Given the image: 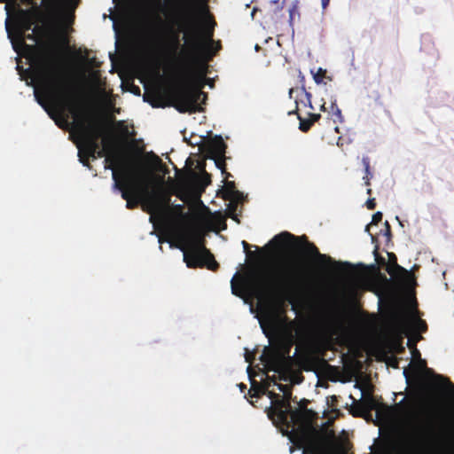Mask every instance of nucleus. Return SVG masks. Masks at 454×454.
Masks as SVG:
<instances>
[{"label": "nucleus", "mask_w": 454, "mask_h": 454, "mask_svg": "<svg viewBox=\"0 0 454 454\" xmlns=\"http://www.w3.org/2000/svg\"><path fill=\"white\" fill-rule=\"evenodd\" d=\"M298 119L300 120L299 129L303 132H307L310 129L312 121L302 119L300 115H298Z\"/></svg>", "instance_id": "aec40b11"}, {"label": "nucleus", "mask_w": 454, "mask_h": 454, "mask_svg": "<svg viewBox=\"0 0 454 454\" xmlns=\"http://www.w3.org/2000/svg\"><path fill=\"white\" fill-rule=\"evenodd\" d=\"M366 207L368 209L370 210H372L375 208L376 207V202H375V200L374 199H369L367 201H366Z\"/></svg>", "instance_id": "393cba45"}, {"label": "nucleus", "mask_w": 454, "mask_h": 454, "mask_svg": "<svg viewBox=\"0 0 454 454\" xmlns=\"http://www.w3.org/2000/svg\"><path fill=\"white\" fill-rule=\"evenodd\" d=\"M395 218H396V220L399 222L400 225H401V226H403V222L399 219V217H398V216H396Z\"/></svg>", "instance_id": "58836bf2"}, {"label": "nucleus", "mask_w": 454, "mask_h": 454, "mask_svg": "<svg viewBox=\"0 0 454 454\" xmlns=\"http://www.w3.org/2000/svg\"><path fill=\"white\" fill-rule=\"evenodd\" d=\"M330 0H321V4L323 10H325L327 6L329 5Z\"/></svg>", "instance_id": "c85d7f7f"}, {"label": "nucleus", "mask_w": 454, "mask_h": 454, "mask_svg": "<svg viewBox=\"0 0 454 454\" xmlns=\"http://www.w3.org/2000/svg\"><path fill=\"white\" fill-rule=\"evenodd\" d=\"M33 22L27 19V18H20L16 21L15 25V35L13 32L11 30L10 24H9V18L5 20V29L7 32L8 39L10 40L12 49L14 51L19 53L20 49L22 47H28V45L26 43L25 39H28L31 41H35L33 35L27 34L30 30L34 32V29L32 28Z\"/></svg>", "instance_id": "9d476101"}, {"label": "nucleus", "mask_w": 454, "mask_h": 454, "mask_svg": "<svg viewBox=\"0 0 454 454\" xmlns=\"http://www.w3.org/2000/svg\"><path fill=\"white\" fill-rule=\"evenodd\" d=\"M82 141H75L74 144L78 148L79 161L90 169L91 166L89 165L86 159L90 158L92 160L105 156V149L101 147L98 139L94 138L84 130H81Z\"/></svg>", "instance_id": "1a4fd4ad"}, {"label": "nucleus", "mask_w": 454, "mask_h": 454, "mask_svg": "<svg viewBox=\"0 0 454 454\" xmlns=\"http://www.w3.org/2000/svg\"><path fill=\"white\" fill-rule=\"evenodd\" d=\"M416 426H454V405L416 396Z\"/></svg>", "instance_id": "423d86ee"}, {"label": "nucleus", "mask_w": 454, "mask_h": 454, "mask_svg": "<svg viewBox=\"0 0 454 454\" xmlns=\"http://www.w3.org/2000/svg\"><path fill=\"white\" fill-rule=\"evenodd\" d=\"M319 72H325V70H323L322 68H319Z\"/></svg>", "instance_id": "8fccbe9b"}, {"label": "nucleus", "mask_w": 454, "mask_h": 454, "mask_svg": "<svg viewBox=\"0 0 454 454\" xmlns=\"http://www.w3.org/2000/svg\"><path fill=\"white\" fill-rule=\"evenodd\" d=\"M220 49V45H217V47L215 48V52L218 51Z\"/></svg>", "instance_id": "a18cd8bd"}, {"label": "nucleus", "mask_w": 454, "mask_h": 454, "mask_svg": "<svg viewBox=\"0 0 454 454\" xmlns=\"http://www.w3.org/2000/svg\"><path fill=\"white\" fill-rule=\"evenodd\" d=\"M164 242L163 239L161 237H159V243L160 244V249L162 250L161 244Z\"/></svg>", "instance_id": "e433bc0d"}, {"label": "nucleus", "mask_w": 454, "mask_h": 454, "mask_svg": "<svg viewBox=\"0 0 454 454\" xmlns=\"http://www.w3.org/2000/svg\"><path fill=\"white\" fill-rule=\"evenodd\" d=\"M247 288L257 295L273 294L290 297L295 288V281L290 274L279 278H270L263 270H257L248 277Z\"/></svg>", "instance_id": "39448f33"}, {"label": "nucleus", "mask_w": 454, "mask_h": 454, "mask_svg": "<svg viewBox=\"0 0 454 454\" xmlns=\"http://www.w3.org/2000/svg\"><path fill=\"white\" fill-rule=\"evenodd\" d=\"M331 110L333 112V114L336 117V119L333 120L334 122H343L344 118L341 114V110L337 106V100L335 98H332L331 99Z\"/></svg>", "instance_id": "2eb2a0df"}, {"label": "nucleus", "mask_w": 454, "mask_h": 454, "mask_svg": "<svg viewBox=\"0 0 454 454\" xmlns=\"http://www.w3.org/2000/svg\"><path fill=\"white\" fill-rule=\"evenodd\" d=\"M201 89L202 87L193 89L186 79L182 80L174 90V107L179 113L203 112V106L206 104L207 94L203 92Z\"/></svg>", "instance_id": "0eeeda50"}, {"label": "nucleus", "mask_w": 454, "mask_h": 454, "mask_svg": "<svg viewBox=\"0 0 454 454\" xmlns=\"http://www.w3.org/2000/svg\"><path fill=\"white\" fill-rule=\"evenodd\" d=\"M213 147H214V150L215 151V153L219 156H221V157L224 156V154L226 153L227 145L224 143V141L223 140V137L221 136L215 137V139L213 141Z\"/></svg>", "instance_id": "4468645a"}, {"label": "nucleus", "mask_w": 454, "mask_h": 454, "mask_svg": "<svg viewBox=\"0 0 454 454\" xmlns=\"http://www.w3.org/2000/svg\"><path fill=\"white\" fill-rule=\"evenodd\" d=\"M334 130H335V132H336V133H340V129H339V127H335Z\"/></svg>", "instance_id": "a19ab883"}, {"label": "nucleus", "mask_w": 454, "mask_h": 454, "mask_svg": "<svg viewBox=\"0 0 454 454\" xmlns=\"http://www.w3.org/2000/svg\"><path fill=\"white\" fill-rule=\"evenodd\" d=\"M171 248L183 252V260L188 268H207L216 270L219 267L213 254L206 247L204 239L193 233H184L176 241H168Z\"/></svg>", "instance_id": "20e7f679"}, {"label": "nucleus", "mask_w": 454, "mask_h": 454, "mask_svg": "<svg viewBox=\"0 0 454 454\" xmlns=\"http://www.w3.org/2000/svg\"><path fill=\"white\" fill-rule=\"evenodd\" d=\"M376 228H377V227H374V228L372 230V232L374 234V237L377 235V234H375V231H376Z\"/></svg>", "instance_id": "ea45409f"}, {"label": "nucleus", "mask_w": 454, "mask_h": 454, "mask_svg": "<svg viewBox=\"0 0 454 454\" xmlns=\"http://www.w3.org/2000/svg\"><path fill=\"white\" fill-rule=\"evenodd\" d=\"M241 244H242V247L244 248L245 253H247V250L249 248V244L247 241H245V240H243L241 242Z\"/></svg>", "instance_id": "c756f323"}, {"label": "nucleus", "mask_w": 454, "mask_h": 454, "mask_svg": "<svg viewBox=\"0 0 454 454\" xmlns=\"http://www.w3.org/2000/svg\"><path fill=\"white\" fill-rule=\"evenodd\" d=\"M302 454H340L334 427H277Z\"/></svg>", "instance_id": "7ed1b4c3"}, {"label": "nucleus", "mask_w": 454, "mask_h": 454, "mask_svg": "<svg viewBox=\"0 0 454 454\" xmlns=\"http://www.w3.org/2000/svg\"><path fill=\"white\" fill-rule=\"evenodd\" d=\"M305 239H307V238L304 236L303 237ZM306 249L308 250L309 253H310L313 256H316L317 257V259L319 260V262L323 264H333L334 263V261L333 260V258L329 255H326L325 254H321L318 250V248L311 242L306 240Z\"/></svg>", "instance_id": "f8f14e48"}, {"label": "nucleus", "mask_w": 454, "mask_h": 454, "mask_svg": "<svg viewBox=\"0 0 454 454\" xmlns=\"http://www.w3.org/2000/svg\"><path fill=\"white\" fill-rule=\"evenodd\" d=\"M255 51H258L260 50V46L258 44L255 45Z\"/></svg>", "instance_id": "37998d69"}, {"label": "nucleus", "mask_w": 454, "mask_h": 454, "mask_svg": "<svg viewBox=\"0 0 454 454\" xmlns=\"http://www.w3.org/2000/svg\"><path fill=\"white\" fill-rule=\"evenodd\" d=\"M259 323H260V325H261V328H262V330L263 333H265V334L267 335V333H266V330H265V327H264V325H263L262 322V321H259Z\"/></svg>", "instance_id": "473e14b6"}, {"label": "nucleus", "mask_w": 454, "mask_h": 454, "mask_svg": "<svg viewBox=\"0 0 454 454\" xmlns=\"http://www.w3.org/2000/svg\"><path fill=\"white\" fill-rule=\"evenodd\" d=\"M179 32L176 35L178 38L180 35V32L188 30L191 34L196 33V20L193 14V12L191 8H187L184 13L182 20L178 23Z\"/></svg>", "instance_id": "9b49d317"}, {"label": "nucleus", "mask_w": 454, "mask_h": 454, "mask_svg": "<svg viewBox=\"0 0 454 454\" xmlns=\"http://www.w3.org/2000/svg\"><path fill=\"white\" fill-rule=\"evenodd\" d=\"M0 2L2 3V2H4V0H0Z\"/></svg>", "instance_id": "3c124183"}, {"label": "nucleus", "mask_w": 454, "mask_h": 454, "mask_svg": "<svg viewBox=\"0 0 454 454\" xmlns=\"http://www.w3.org/2000/svg\"><path fill=\"white\" fill-rule=\"evenodd\" d=\"M237 276H238V272H236L234 274V276L232 277V278L231 280V294L236 296L242 297L243 287H242V286H240L237 283V281H236Z\"/></svg>", "instance_id": "f3484780"}, {"label": "nucleus", "mask_w": 454, "mask_h": 454, "mask_svg": "<svg viewBox=\"0 0 454 454\" xmlns=\"http://www.w3.org/2000/svg\"><path fill=\"white\" fill-rule=\"evenodd\" d=\"M105 168L112 169L113 191L120 192L126 200V207L133 209L141 205L143 211L150 214L153 224L163 217V198L158 191H144L145 170L124 155L114 153L105 159Z\"/></svg>", "instance_id": "f257e3e1"}, {"label": "nucleus", "mask_w": 454, "mask_h": 454, "mask_svg": "<svg viewBox=\"0 0 454 454\" xmlns=\"http://www.w3.org/2000/svg\"><path fill=\"white\" fill-rule=\"evenodd\" d=\"M16 68L18 69V71H19V74L20 75V80H24V79H25L23 72H26V73H27V72H28V73H30V69H29V68H28V69H26V70H21V69H20L21 67H20V64H19V63L17 64V67H16Z\"/></svg>", "instance_id": "a878e982"}, {"label": "nucleus", "mask_w": 454, "mask_h": 454, "mask_svg": "<svg viewBox=\"0 0 454 454\" xmlns=\"http://www.w3.org/2000/svg\"><path fill=\"white\" fill-rule=\"evenodd\" d=\"M207 35H208V39H209V43L214 44L215 43L213 40V31H209Z\"/></svg>", "instance_id": "7c9ffc66"}, {"label": "nucleus", "mask_w": 454, "mask_h": 454, "mask_svg": "<svg viewBox=\"0 0 454 454\" xmlns=\"http://www.w3.org/2000/svg\"><path fill=\"white\" fill-rule=\"evenodd\" d=\"M235 192L237 193V196H240L241 195V193L239 191H235Z\"/></svg>", "instance_id": "c03bdc74"}, {"label": "nucleus", "mask_w": 454, "mask_h": 454, "mask_svg": "<svg viewBox=\"0 0 454 454\" xmlns=\"http://www.w3.org/2000/svg\"><path fill=\"white\" fill-rule=\"evenodd\" d=\"M385 229H380L379 231H375V234H381L384 236H387V238H390L391 236V231H390V225L388 222H385L384 223Z\"/></svg>", "instance_id": "412c9836"}, {"label": "nucleus", "mask_w": 454, "mask_h": 454, "mask_svg": "<svg viewBox=\"0 0 454 454\" xmlns=\"http://www.w3.org/2000/svg\"><path fill=\"white\" fill-rule=\"evenodd\" d=\"M273 426H314V424H298L294 422L297 416L289 402L279 399L269 412ZM315 426H318L315 424ZM319 426H331L329 422H323Z\"/></svg>", "instance_id": "6e6552de"}, {"label": "nucleus", "mask_w": 454, "mask_h": 454, "mask_svg": "<svg viewBox=\"0 0 454 454\" xmlns=\"http://www.w3.org/2000/svg\"><path fill=\"white\" fill-rule=\"evenodd\" d=\"M278 387V389L284 393L285 395L287 394L289 391H290V387L287 386V385H284V384H281V383H276L275 384Z\"/></svg>", "instance_id": "b1692460"}, {"label": "nucleus", "mask_w": 454, "mask_h": 454, "mask_svg": "<svg viewBox=\"0 0 454 454\" xmlns=\"http://www.w3.org/2000/svg\"><path fill=\"white\" fill-rule=\"evenodd\" d=\"M299 92L301 93H303L307 98V101H308V105L309 106L313 109V106H312V104H311V94L309 92H307L304 89H302L301 91H299V90H296V89H290L289 90V98H294V93L298 94Z\"/></svg>", "instance_id": "a211bd4d"}, {"label": "nucleus", "mask_w": 454, "mask_h": 454, "mask_svg": "<svg viewBox=\"0 0 454 454\" xmlns=\"http://www.w3.org/2000/svg\"><path fill=\"white\" fill-rule=\"evenodd\" d=\"M254 12H255V9H254L253 12H251L252 16H254Z\"/></svg>", "instance_id": "09e8293b"}, {"label": "nucleus", "mask_w": 454, "mask_h": 454, "mask_svg": "<svg viewBox=\"0 0 454 454\" xmlns=\"http://www.w3.org/2000/svg\"><path fill=\"white\" fill-rule=\"evenodd\" d=\"M296 239H297L296 236L291 234L288 231H283V232L276 235L273 238L272 241L285 243V242H288V241H291V240H296Z\"/></svg>", "instance_id": "dca6fc26"}, {"label": "nucleus", "mask_w": 454, "mask_h": 454, "mask_svg": "<svg viewBox=\"0 0 454 454\" xmlns=\"http://www.w3.org/2000/svg\"><path fill=\"white\" fill-rule=\"evenodd\" d=\"M320 110L323 111V112H326L327 111V108L325 107V103L320 106Z\"/></svg>", "instance_id": "f704fd0d"}, {"label": "nucleus", "mask_w": 454, "mask_h": 454, "mask_svg": "<svg viewBox=\"0 0 454 454\" xmlns=\"http://www.w3.org/2000/svg\"><path fill=\"white\" fill-rule=\"evenodd\" d=\"M183 39L185 43H188L189 40H190V35H188L187 33H184V36H183Z\"/></svg>", "instance_id": "2f4dec72"}, {"label": "nucleus", "mask_w": 454, "mask_h": 454, "mask_svg": "<svg viewBox=\"0 0 454 454\" xmlns=\"http://www.w3.org/2000/svg\"><path fill=\"white\" fill-rule=\"evenodd\" d=\"M215 164L218 167V168H223V165H224V163H221L219 161H215Z\"/></svg>", "instance_id": "c9c22d12"}, {"label": "nucleus", "mask_w": 454, "mask_h": 454, "mask_svg": "<svg viewBox=\"0 0 454 454\" xmlns=\"http://www.w3.org/2000/svg\"><path fill=\"white\" fill-rule=\"evenodd\" d=\"M310 121H312V124L315 122V121H317L321 115L319 114H310Z\"/></svg>", "instance_id": "cd10ccee"}, {"label": "nucleus", "mask_w": 454, "mask_h": 454, "mask_svg": "<svg viewBox=\"0 0 454 454\" xmlns=\"http://www.w3.org/2000/svg\"><path fill=\"white\" fill-rule=\"evenodd\" d=\"M362 162H363V165L364 167V170H365V174H366V176L364 177V179H366L365 184L369 185L370 184V183H369V176L371 175L369 158L368 157H363Z\"/></svg>", "instance_id": "6ab92c4d"}, {"label": "nucleus", "mask_w": 454, "mask_h": 454, "mask_svg": "<svg viewBox=\"0 0 454 454\" xmlns=\"http://www.w3.org/2000/svg\"><path fill=\"white\" fill-rule=\"evenodd\" d=\"M150 153L153 156V158H155L157 161H160V159L157 155H155L153 152H151Z\"/></svg>", "instance_id": "4c0bfd02"}, {"label": "nucleus", "mask_w": 454, "mask_h": 454, "mask_svg": "<svg viewBox=\"0 0 454 454\" xmlns=\"http://www.w3.org/2000/svg\"><path fill=\"white\" fill-rule=\"evenodd\" d=\"M414 327L418 328L419 331H426L427 330V324L425 321L421 319H414L413 321Z\"/></svg>", "instance_id": "4be33fe9"}, {"label": "nucleus", "mask_w": 454, "mask_h": 454, "mask_svg": "<svg viewBox=\"0 0 454 454\" xmlns=\"http://www.w3.org/2000/svg\"><path fill=\"white\" fill-rule=\"evenodd\" d=\"M371 192H372V190H371V189H368V190H367V193H368V194H371Z\"/></svg>", "instance_id": "de8ad7c7"}, {"label": "nucleus", "mask_w": 454, "mask_h": 454, "mask_svg": "<svg viewBox=\"0 0 454 454\" xmlns=\"http://www.w3.org/2000/svg\"><path fill=\"white\" fill-rule=\"evenodd\" d=\"M34 80H35V77H31V78H30V82H28V81L27 80V85H33V83H34Z\"/></svg>", "instance_id": "72a5a7b5"}, {"label": "nucleus", "mask_w": 454, "mask_h": 454, "mask_svg": "<svg viewBox=\"0 0 454 454\" xmlns=\"http://www.w3.org/2000/svg\"><path fill=\"white\" fill-rule=\"evenodd\" d=\"M113 27H114V29L115 33L117 34V29H116V26H115V23H114V22Z\"/></svg>", "instance_id": "79ce46f5"}, {"label": "nucleus", "mask_w": 454, "mask_h": 454, "mask_svg": "<svg viewBox=\"0 0 454 454\" xmlns=\"http://www.w3.org/2000/svg\"><path fill=\"white\" fill-rule=\"evenodd\" d=\"M383 215L381 212L378 211L375 214H373L372 222L366 225L365 231H367L370 236L372 237V242L375 241L376 237H374V234L372 232V230L374 227H378V224L382 221Z\"/></svg>", "instance_id": "ddd939ff"}, {"label": "nucleus", "mask_w": 454, "mask_h": 454, "mask_svg": "<svg viewBox=\"0 0 454 454\" xmlns=\"http://www.w3.org/2000/svg\"><path fill=\"white\" fill-rule=\"evenodd\" d=\"M297 12V5L293 4L291 8H289V23L290 26L293 27V21H294V15Z\"/></svg>", "instance_id": "5701e85b"}, {"label": "nucleus", "mask_w": 454, "mask_h": 454, "mask_svg": "<svg viewBox=\"0 0 454 454\" xmlns=\"http://www.w3.org/2000/svg\"><path fill=\"white\" fill-rule=\"evenodd\" d=\"M313 78L316 83L319 84L322 82L323 77L318 73L313 74Z\"/></svg>", "instance_id": "bb28decb"}, {"label": "nucleus", "mask_w": 454, "mask_h": 454, "mask_svg": "<svg viewBox=\"0 0 454 454\" xmlns=\"http://www.w3.org/2000/svg\"><path fill=\"white\" fill-rule=\"evenodd\" d=\"M294 113H295V111H291V112L288 113V114L291 115V114H294Z\"/></svg>", "instance_id": "49530a36"}, {"label": "nucleus", "mask_w": 454, "mask_h": 454, "mask_svg": "<svg viewBox=\"0 0 454 454\" xmlns=\"http://www.w3.org/2000/svg\"><path fill=\"white\" fill-rule=\"evenodd\" d=\"M33 76H36L42 83V92L34 89L35 100L47 113L49 117L55 121L56 125L60 126L59 120L56 119L52 104H58L66 108L74 106V95L64 85L61 80L58 62L55 59H48L41 61Z\"/></svg>", "instance_id": "f03ea898"}]
</instances>
